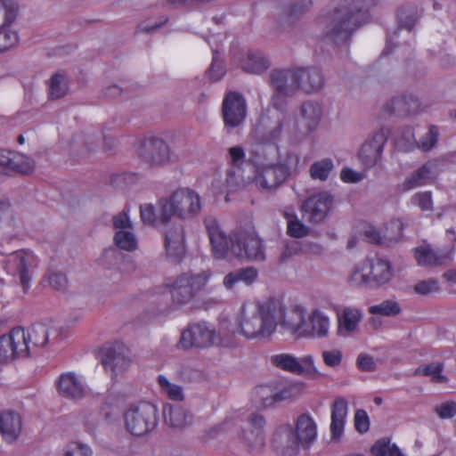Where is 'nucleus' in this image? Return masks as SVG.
<instances>
[{
	"instance_id": "obj_60",
	"label": "nucleus",
	"mask_w": 456,
	"mask_h": 456,
	"mask_svg": "<svg viewBox=\"0 0 456 456\" xmlns=\"http://www.w3.org/2000/svg\"><path fill=\"white\" fill-rule=\"evenodd\" d=\"M309 233V228L298 219L289 221L287 225V234L292 238H303Z\"/></svg>"
},
{
	"instance_id": "obj_10",
	"label": "nucleus",
	"mask_w": 456,
	"mask_h": 456,
	"mask_svg": "<svg viewBox=\"0 0 456 456\" xmlns=\"http://www.w3.org/2000/svg\"><path fill=\"white\" fill-rule=\"evenodd\" d=\"M291 444L288 445L287 451L289 456L296 455L299 445L309 447L315 440L317 436L316 424L314 419L306 414H302L297 418L295 433L289 432Z\"/></svg>"
},
{
	"instance_id": "obj_48",
	"label": "nucleus",
	"mask_w": 456,
	"mask_h": 456,
	"mask_svg": "<svg viewBox=\"0 0 456 456\" xmlns=\"http://www.w3.org/2000/svg\"><path fill=\"white\" fill-rule=\"evenodd\" d=\"M226 73V69L220 53L217 50H213L212 62L206 71V77L211 82L219 81Z\"/></svg>"
},
{
	"instance_id": "obj_21",
	"label": "nucleus",
	"mask_w": 456,
	"mask_h": 456,
	"mask_svg": "<svg viewBox=\"0 0 456 456\" xmlns=\"http://www.w3.org/2000/svg\"><path fill=\"white\" fill-rule=\"evenodd\" d=\"M99 354L104 368L116 375L125 370L130 363L125 346L119 343L103 346Z\"/></svg>"
},
{
	"instance_id": "obj_18",
	"label": "nucleus",
	"mask_w": 456,
	"mask_h": 456,
	"mask_svg": "<svg viewBox=\"0 0 456 456\" xmlns=\"http://www.w3.org/2000/svg\"><path fill=\"white\" fill-rule=\"evenodd\" d=\"M271 363L278 369L295 375H305L316 371L311 355L297 358L290 354L282 353L273 355Z\"/></svg>"
},
{
	"instance_id": "obj_5",
	"label": "nucleus",
	"mask_w": 456,
	"mask_h": 456,
	"mask_svg": "<svg viewBox=\"0 0 456 456\" xmlns=\"http://www.w3.org/2000/svg\"><path fill=\"white\" fill-rule=\"evenodd\" d=\"M266 312L272 313L275 328L280 324L284 330L301 337V331L305 320V308L303 306L295 305L288 310L281 300L270 298Z\"/></svg>"
},
{
	"instance_id": "obj_37",
	"label": "nucleus",
	"mask_w": 456,
	"mask_h": 456,
	"mask_svg": "<svg viewBox=\"0 0 456 456\" xmlns=\"http://www.w3.org/2000/svg\"><path fill=\"white\" fill-rule=\"evenodd\" d=\"M370 278L371 286H380L388 282L392 278L390 264L383 259H377L370 264Z\"/></svg>"
},
{
	"instance_id": "obj_3",
	"label": "nucleus",
	"mask_w": 456,
	"mask_h": 456,
	"mask_svg": "<svg viewBox=\"0 0 456 456\" xmlns=\"http://www.w3.org/2000/svg\"><path fill=\"white\" fill-rule=\"evenodd\" d=\"M123 418L126 431L135 436H142L152 432L159 419L157 406L149 402L131 404L124 411Z\"/></svg>"
},
{
	"instance_id": "obj_20",
	"label": "nucleus",
	"mask_w": 456,
	"mask_h": 456,
	"mask_svg": "<svg viewBox=\"0 0 456 456\" xmlns=\"http://www.w3.org/2000/svg\"><path fill=\"white\" fill-rule=\"evenodd\" d=\"M165 225L164 245L167 255L173 262H179L185 251L183 226L180 222Z\"/></svg>"
},
{
	"instance_id": "obj_57",
	"label": "nucleus",
	"mask_w": 456,
	"mask_h": 456,
	"mask_svg": "<svg viewBox=\"0 0 456 456\" xmlns=\"http://www.w3.org/2000/svg\"><path fill=\"white\" fill-rule=\"evenodd\" d=\"M18 43V34L10 26H2L0 28V52L4 51Z\"/></svg>"
},
{
	"instance_id": "obj_63",
	"label": "nucleus",
	"mask_w": 456,
	"mask_h": 456,
	"mask_svg": "<svg viewBox=\"0 0 456 456\" xmlns=\"http://www.w3.org/2000/svg\"><path fill=\"white\" fill-rule=\"evenodd\" d=\"M354 428L361 433H366L370 428V419L364 410H357L354 413Z\"/></svg>"
},
{
	"instance_id": "obj_19",
	"label": "nucleus",
	"mask_w": 456,
	"mask_h": 456,
	"mask_svg": "<svg viewBox=\"0 0 456 456\" xmlns=\"http://www.w3.org/2000/svg\"><path fill=\"white\" fill-rule=\"evenodd\" d=\"M311 5V0H297L281 6L275 20L276 29L279 32L291 30L303 14L309 10Z\"/></svg>"
},
{
	"instance_id": "obj_16",
	"label": "nucleus",
	"mask_w": 456,
	"mask_h": 456,
	"mask_svg": "<svg viewBox=\"0 0 456 456\" xmlns=\"http://www.w3.org/2000/svg\"><path fill=\"white\" fill-rule=\"evenodd\" d=\"M333 202V197L322 191L308 197L302 204L301 210L308 222L317 224L327 216Z\"/></svg>"
},
{
	"instance_id": "obj_41",
	"label": "nucleus",
	"mask_w": 456,
	"mask_h": 456,
	"mask_svg": "<svg viewBox=\"0 0 456 456\" xmlns=\"http://www.w3.org/2000/svg\"><path fill=\"white\" fill-rule=\"evenodd\" d=\"M397 148L404 152H410L418 149V142L415 138L413 127L403 126L399 129L395 138Z\"/></svg>"
},
{
	"instance_id": "obj_24",
	"label": "nucleus",
	"mask_w": 456,
	"mask_h": 456,
	"mask_svg": "<svg viewBox=\"0 0 456 456\" xmlns=\"http://www.w3.org/2000/svg\"><path fill=\"white\" fill-rule=\"evenodd\" d=\"M295 69H274L270 72V84L276 92L285 95H295L298 87L295 86L297 82Z\"/></svg>"
},
{
	"instance_id": "obj_32",
	"label": "nucleus",
	"mask_w": 456,
	"mask_h": 456,
	"mask_svg": "<svg viewBox=\"0 0 456 456\" xmlns=\"http://www.w3.org/2000/svg\"><path fill=\"white\" fill-rule=\"evenodd\" d=\"M435 167L436 164L431 161L423 164L404 179L400 185L401 191L405 192L427 184L428 181L433 178V168Z\"/></svg>"
},
{
	"instance_id": "obj_47",
	"label": "nucleus",
	"mask_w": 456,
	"mask_h": 456,
	"mask_svg": "<svg viewBox=\"0 0 456 456\" xmlns=\"http://www.w3.org/2000/svg\"><path fill=\"white\" fill-rule=\"evenodd\" d=\"M131 230H119L116 232L113 240L118 248L129 252L134 251L137 248V240Z\"/></svg>"
},
{
	"instance_id": "obj_56",
	"label": "nucleus",
	"mask_w": 456,
	"mask_h": 456,
	"mask_svg": "<svg viewBox=\"0 0 456 456\" xmlns=\"http://www.w3.org/2000/svg\"><path fill=\"white\" fill-rule=\"evenodd\" d=\"M412 205L418 206L422 211H433L432 193L429 191H419L411 198Z\"/></svg>"
},
{
	"instance_id": "obj_36",
	"label": "nucleus",
	"mask_w": 456,
	"mask_h": 456,
	"mask_svg": "<svg viewBox=\"0 0 456 456\" xmlns=\"http://www.w3.org/2000/svg\"><path fill=\"white\" fill-rule=\"evenodd\" d=\"M166 424L172 428H183L191 421L189 413L180 405H166L163 409Z\"/></svg>"
},
{
	"instance_id": "obj_30",
	"label": "nucleus",
	"mask_w": 456,
	"mask_h": 456,
	"mask_svg": "<svg viewBox=\"0 0 456 456\" xmlns=\"http://www.w3.org/2000/svg\"><path fill=\"white\" fill-rule=\"evenodd\" d=\"M21 431V418L14 411L0 412V434L4 439L12 442L18 438Z\"/></svg>"
},
{
	"instance_id": "obj_38",
	"label": "nucleus",
	"mask_w": 456,
	"mask_h": 456,
	"mask_svg": "<svg viewBox=\"0 0 456 456\" xmlns=\"http://www.w3.org/2000/svg\"><path fill=\"white\" fill-rule=\"evenodd\" d=\"M238 437L245 450L250 453L258 452L265 446V436L261 432L242 429Z\"/></svg>"
},
{
	"instance_id": "obj_26",
	"label": "nucleus",
	"mask_w": 456,
	"mask_h": 456,
	"mask_svg": "<svg viewBox=\"0 0 456 456\" xmlns=\"http://www.w3.org/2000/svg\"><path fill=\"white\" fill-rule=\"evenodd\" d=\"M330 329L329 318L320 310L312 311L308 318L305 320L301 337L305 338H324L328 335Z\"/></svg>"
},
{
	"instance_id": "obj_15",
	"label": "nucleus",
	"mask_w": 456,
	"mask_h": 456,
	"mask_svg": "<svg viewBox=\"0 0 456 456\" xmlns=\"http://www.w3.org/2000/svg\"><path fill=\"white\" fill-rule=\"evenodd\" d=\"M388 133L384 128L375 131L362 145L358 157L366 168L378 164L381 159Z\"/></svg>"
},
{
	"instance_id": "obj_55",
	"label": "nucleus",
	"mask_w": 456,
	"mask_h": 456,
	"mask_svg": "<svg viewBox=\"0 0 456 456\" xmlns=\"http://www.w3.org/2000/svg\"><path fill=\"white\" fill-rule=\"evenodd\" d=\"M255 399L263 407H270L275 403L274 387L269 385H261L255 388Z\"/></svg>"
},
{
	"instance_id": "obj_12",
	"label": "nucleus",
	"mask_w": 456,
	"mask_h": 456,
	"mask_svg": "<svg viewBox=\"0 0 456 456\" xmlns=\"http://www.w3.org/2000/svg\"><path fill=\"white\" fill-rule=\"evenodd\" d=\"M290 175V169L286 164L268 165L257 169L255 167L254 182L265 191H272L281 186Z\"/></svg>"
},
{
	"instance_id": "obj_50",
	"label": "nucleus",
	"mask_w": 456,
	"mask_h": 456,
	"mask_svg": "<svg viewBox=\"0 0 456 456\" xmlns=\"http://www.w3.org/2000/svg\"><path fill=\"white\" fill-rule=\"evenodd\" d=\"M440 136L439 128L436 125H430L428 132L419 138L418 149L423 152H428L433 150L438 142Z\"/></svg>"
},
{
	"instance_id": "obj_14",
	"label": "nucleus",
	"mask_w": 456,
	"mask_h": 456,
	"mask_svg": "<svg viewBox=\"0 0 456 456\" xmlns=\"http://www.w3.org/2000/svg\"><path fill=\"white\" fill-rule=\"evenodd\" d=\"M139 155L150 167L164 166L170 160V148L164 140L152 136L142 143Z\"/></svg>"
},
{
	"instance_id": "obj_34",
	"label": "nucleus",
	"mask_w": 456,
	"mask_h": 456,
	"mask_svg": "<svg viewBox=\"0 0 456 456\" xmlns=\"http://www.w3.org/2000/svg\"><path fill=\"white\" fill-rule=\"evenodd\" d=\"M255 169L229 168L226 173V185L231 191L244 189L254 182Z\"/></svg>"
},
{
	"instance_id": "obj_35",
	"label": "nucleus",
	"mask_w": 456,
	"mask_h": 456,
	"mask_svg": "<svg viewBox=\"0 0 456 456\" xmlns=\"http://www.w3.org/2000/svg\"><path fill=\"white\" fill-rule=\"evenodd\" d=\"M258 277V271L253 266L236 269L227 273L224 278V286L232 289L236 284L241 282L246 286L252 285Z\"/></svg>"
},
{
	"instance_id": "obj_53",
	"label": "nucleus",
	"mask_w": 456,
	"mask_h": 456,
	"mask_svg": "<svg viewBox=\"0 0 456 456\" xmlns=\"http://www.w3.org/2000/svg\"><path fill=\"white\" fill-rule=\"evenodd\" d=\"M140 216L143 224L156 226L158 224H167L168 222H163L160 218V210L156 213V208L152 204H142L140 206Z\"/></svg>"
},
{
	"instance_id": "obj_61",
	"label": "nucleus",
	"mask_w": 456,
	"mask_h": 456,
	"mask_svg": "<svg viewBox=\"0 0 456 456\" xmlns=\"http://www.w3.org/2000/svg\"><path fill=\"white\" fill-rule=\"evenodd\" d=\"M356 367L361 371L372 372L377 370V363L373 356L362 353L357 356Z\"/></svg>"
},
{
	"instance_id": "obj_6",
	"label": "nucleus",
	"mask_w": 456,
	"mask_h": 456,
	"mask_svg": "<svg viewBox=\"0 0 456 456\" xmlns=\"http://www.w3.org/2000/svg\"><path fill=\"white\" fill-rule=\"evenodd\" d=\"M208 278L205 273H186L179 275L170 286L173 303L177 306L190 303L196 293L206 285Z\"/></svg>"
},
{
	"instance_id": "obj_39",
	"label": "nucleus",
	"mask_w": 456,
	"mask_h": 456,
	"mask_svg": "<svg viewBox=\"0 0 456 456\" xmlns=\"http://www.w3.org/2000/svg\"><path fill=\"white\" fill-rule=\"evenodd\" d=\"M30 258L31 256L26 254L24 251L16 252L13 256L15 267L24 293H26L29 289L30 276L28 273V265Z\"/></svg>"
},
{
	"instance_id": "obj_9",
	"label": "nucleus",
	"mask_w": 456,
	"mask_h": 456,
	"mask_svg": "<svg viewBox=\"0 0 456 456\" xmlns=\"http://www.w3.org/2000/svg\"><path fill=\"white\" fill-rule=\"evenodd\" d=\"M231 252L240 259L263 261L265 258L261 240L248 233L234 234Z\"/></svg>"
},
{
	"instance_id": "obj_45",
	"label": "nucleus",
	"mask_w": 456,
	"mask_h": 456,
	"mask_svg": "<svg viewBox=\"0 0 456 456\" xmlns=\"http://www.w3.org/2000/svg\"><path fill=\"white\" fill-rule=\"evenodd\" d=\"M401 312L402 307L400 304L392 299L384 300L380 304L369 307V313L373 315L393 317L400 314Z\"/></svg>"
},
{
	"instance_id": "obj_22",
	"label": "nucleus",
	"mask_w": 456,
	"mask_h": 456,
	"mask_svg": "<svg viewBox=\"0 0 456 456\" xmlns=\"http://www.w3.org/2000/svg\"><path fill=\"white\" fill-rule=\"evenodd\" d=\"M295 79L297 81L295 86L298 87V92L307 94L318 93L324 86L322 71L315 66L296 68Z\"/></svg>"
},
{
	"instance_id": "obj_31",
	"label": "nucleus",
	"mask_w": 456,
	"mask_h": 456,
	"mask_svg": "<svg viewBox=\"0 0 456 456\" xmlns=\"http://www.w3.org/2000/svg\"><path fill=\"white\" fill-rule=\"evenodd\" d=\"M347 409V402L343 397L337 398L331 405L330 433L332 440H338L343 435Z\"/></svg>"
},
{
	"instance_id": "obj_28",
	"label": "nucleus",
	"mask_w": 456,
	"mask_h": 456,
	"mask_svg": "<svg viewBox=\"0 0 456 456\" xmlns=\"http://www.w3.org/2000/svg\"><path fill=\"white\" fill-rule=\"evenodd\" d=\"M58 393L68 399L77 400L84 396L85 387L73 372L61 374L57 383Z\"/></svg>"
},
{
	"instance_id": "obj_23",
	"label": "nucleus",
	"mask_w": 456,
	"mask_h": 456,
	"mask_svg": "<svg viewBox=\"0 0 456 456\" xmlns=\"http://www.w3.org/2000/svg\"><path fill=\"white\" fill-rule=\"evenodd\" d=\"M419 100L411 94L394 97L384 106L386 112L400 118L416 115L419 112Z\"/></svg>"
},
{
	"instance_id": "obj_13",
	"label": "nucleus",
	"mask_w": 456,
	"mask_h": 456,
	"mask_svg": "<svg viewBox=\"0 0 456 456\" xmlns=\"http://www.w3.org/2000/svg\"><path fill=\"white\" fill-rule=\"evenodd\" d=\"M61 329H52L46 324L38 322L33 324L27 330L23 329V344L28 347V356L34 354V350L45 347L51 341L59 340Z\"/></svg>"
},
{
	"instance_id": "obj_46",
	"label": "nucleus",
	"mask_w": 456,
	"mask_h": 456,
	"mask_svg": "<svg viewBox=\"0 0 456 456\" xmlns=\"http://www.w3.org/2000/svg\"><path fill=\"white\" fill-rule=\"evenodd\" d=\"M334 168L331 159L326 158L314 162L309 168L310 175L314 180L326 181Z\"/></svg>"
},
{
	"instance_id": "obj_62",
	"label": "nucleus",
	"mask_w": 456,
	"mask_h": 456,
	"mask_svg": "<svg viewBox=\"0 0 456 456\" xmlns=\"http://www.w3.org/2000/svg\"><path fill=\"white\" fill-rule=\"evenodd\" d=\"M322 357L327 366L336 368L340 365L343 354L339 349L324 350L322 352Z\"/></svg>"
},
{
	"instance_id": "obj_49",
	"label": "nucleus",
	"mask_w": 456,
	"mask_h": 456,
	"mask_svg": "<svg viewBox=\"0 0 456 456\" xmlns=\"http://www.w3.org/2000/svg\"><path fill=\"white\" fill-rule=\"evenodd\" d=\"M228 151L230 156L229 168L255 169V165L245 159V152L242 147H231Z\"/></svg>"
},
{
	"instance_id": "obj_29",
	"label": "nucleus",
	"mask_w": 456,
	"mask_h": 456,
	"mask_svg": "<svg viewBox=\"0 0 456 456\" xmlns=\"http://www.w3.org/2000/svg\"><path fill=\"white\" fill-rule=\"evenodd\" d=\"M240 65L243 71L259 75L270 68L271 61L262 51L249 49L240 59Z\"/></svg>"
},
{
	"instance_id": "obj_42",
	"label": "nucleus",
	"mask_w": 456,
	"mask_h": 456,
	"mask_svg": "<svg viewBox=\"0 0 456 456\" xmlns=\"http://www.w3.org/2000/svg\"><path fill=\"white\" fill-rule=\"evenodd\" d=\"M444 369V365L443 362H432L419 366L414 370V375L431 377V380L436 383H446L448 381V378L442 374Z\"/></svg>"
},
{
	"instance_id": "obj_43",
	"label": "nucleus",
	"mask_w": 456,
	"mask_h": 456,
	"mask_svg": "<svg viewBox=\"0 0 456 456\" xmlns=\"http://www.w3.org/2000/svg\"><path fill=\"white\" fill-rule=\"evenodd\" d=\"M6 168L17 174L28 175L34 169V161L25 155L12 152Z\"/></svg>"
},
{
	"instance_id": "obj_40",
	"label": "nucleus",
	"mask_w": 456,
	"mask_h": 456,
	"mask_svg": "<svg viewBox=\"0 0 456 456\" xmlns=\"http://www.w3.org/2000/svg\"><path fill=\"white\" fill-rule=\"evenodd\" d=\"M362 319V314L354 308H345L341 316L338 317V332L343 330L349 333L356 330Z\"/></svg>"
},
{
	"instance_id": "obj_27",
	"label": "nucleus",
	"mask_w": 456,
	"mask_h": 456,
	"mask_svg": "<svg viewBox=\"0 0 456 456\" xmlns=\"http://www.w3.org/2000/svg\"><path fill=\"white\" fill-rule=\"evenodd\" d=\"M415 258L421 266H438L452 261V249H433L429 247L415 248Z\"/></svg>"
},
{
	"instance_id": "obj_64",
	"label": "nucleus",
	"mask_w": 456,
	"mask_h": 456,
	"mask_svg": "<svg viewBox=\"0 0 456 456\" xmlns=\"http://www.w3.org/2000/svg\"><path fill=\"white\" fill-rule=\"evenodd\" d=\"M439 290L438 282L436 280H427L418 282L414 286V291L419 295H428Z\"/></svg>"
},
{
	"instance_id": "obj_7",
	"label": "nucleus",
	"mask_w": 456,
	"mask_h": 456,
	"mask_svg": "<svg viewBox=\"0 0 456 456\" xmlns=\"http://www.w3.org/2000/svg\"><path fill=\"white\" fill-rule=\"evenodd\" d=\"M216 330L206 322H194L183 330L179 345L183 349L207 348L213 346Z\"/></svg>"
},
{
	"instance_id": "obj_1",
	"label": "nucleus",
	"mask_w": 456,
	"mask_h": 456,
	"mask_svg": "<svg viewBox=\"0 0 456 456\" xmlns=\"http://www.w3.org/2000/svg\"><path fill=\"white\" fill-rule=\"evenodd\" d=\"M375 0H335L317 19L321 37L337 47H348L354 33L370 18Z\"/></svg>"
},
{
	"instance_id": "obj_52",
	"label": "nucleus",
	"mask_w": 456,
	"mask_h": 456,
	"mask_svg": "<svg viewBox=\"0 0 456 456\" xmlns=\"http://www.w3.org/2000/svg\"><path fill=\"white\" fill-rule=\"evenodd\" d=\"M65 76L55 73L52 76L49 85V94L52 99H60L67 94L68 86Z\"/></svg>"
},
{
	"instance_id": "obj_54",
	"label": "nucleus",
	"mask_w": 456,
	"mask_h": 456,
	"mask_svg": "<svg viewBox=\"0 0 456 456\" xmlns=\"http://www.w3.org/2000/svg\"><path fill=\"white\" fill-rule=\"evenodd\" d=\"M158 383L162 391L167 394L169 399L174 401L183 400V388L180 386L170 383L168 379L163 375H159L158 377Z\"/></svg>"
},
{
	"instance_id": "obj_8",
	"label": "nucleus",
	"mask_w": 456,
	"mask_h": 456,
	"mask_svg": "<svg viewBox=\"0 0 456 456\" xmlns=\"http://www.w3.org/2000/svg\"><path fill=\"white\" fill-rule=\"evenodd\" d=\"M23 338L21 327H15L9 333L0 336V366L17 358L28 357V347L23 344Z\"/></svg>"
},
{
	"instance_id": "obj_51",
	"label": "nucleus",
	"mask_w": 456,
	"mask_h": 456,
	"mask_svg": "<svg viewBox=\"0 0 456 456\" xmlns=\"http://www.w3.org/2000/svg\"><path fill=\"white\" fill-rule=\"evenodd\" d=\"M303 389L299 383L283 385L281 388L274 387L275 403L297 397Z\"/></svg>"
},
{
	"instance_id": "obj_11",
	"label": "nucleus",
	"mask_w": 456,
	"mask_h": 456,
	"mask_svg": "<svg viewBox=\"0 0 456 456\" xmlns=\"http://www.w3.org/2000/svg\"><path fill=\"white\" fill-rule=\"evenodd\" d=\"M247 115L246 100L240 93L229 92L222 103V117L226 127L234 128L245 120Z\"/></svg>"
},
{
	"instance_id": "obj_4",
	"label": "nucleus",
	"mask_w": 456,
	"mask_h": 456,
	"mask_svg": "<svg viewBox=\"0 0 456 456\" xmlns=\"http://www.w3.org/2000/svg\"><path fill=\"white\" fill-rule=\"evenodd\" d=\"M269 300L256 305V310L251 315L243 312L240 322V332L248 339L267 338L275 331V322L273 320L272 313L266 312ZM244 311V308H242Z\"/></svg>"
},
{
	"instance_id": "obj_58",
	"label": "nucleus",
	"mask_w": 456,
	"mask_h": 456,
	"mask_svg": "<svg viewBox=\"0 0 456 456\" xmlns=\"http://www.w3.org/2000/svg\"><path fill=\"white\" fill-rule=\"evenodd\" d=\"M348 281L350 282L351 286L354 287H361L362 285L371 286V281L369 273H364L363 269L359 266L355 267L352 271L348 278Z\"/></svg>"
},
{
	"instance_id": "obj_59",
	"label": "nucleus",
	"mask_w": 456,
	"mask_h": 456,
	"mask_svg": "<svg viewBox=\"0 0 456 456\" xmlns=\"http://www.w3.org/2000/svg\"><path fill=\"white\" fill-rule=\"evenodd\" d=\"M92 452L90 448L84 444L78 442L69 443L64 451V456H91ZM61 456V455H55Z\"/></svg>"
},
{
	"instance_id": "obj_44",
	"label": "nucleus",
	"mask_w": 456,
	"mask_h": 456,
	"mask_svg": "<svg viewBox=\"0 0 456 456\" xmlns=\"http://www.w3.org/2000/svg\"><path fill=\"white\" fill-rule=\"evenodd\" d=\"M374 456H403L401 450L395 444H391L388 437H382L377 440L370 448Z\"/></svg>"
},
{
	"instance_id": "obj_33",
	"label": "nucleus",
	"mask_w": 456,
	"mask_h": 456,
	"mask_svg": "<svg viewBox=\"0 0 456 456\" xmlns=\"http://www.w3.org/2000/svg\"><path fill=\"white\" fill-rule=\"evenodd\" d=\"M322 114V106L317 102L305 101L302 103L300 108L301 123L307 134L314 132L317 128Z\"/></svg>"
},
{
	"instance_id": "obj_25",
	"label": "nucleus",
	"mask_w": 456,
	"mask_h": 456,
	"mask_svg": "<svg viewBox=\"0 0 456 456\" xmlns=\"http://www.w3.org/2000/svg\"><path fill=\"white\" fill-rule=\"evenodd\" d=\"M419 19L418 12L415 7H405L402 6L397 11V28L393 32L392 35L387 36V45L383 51V54H389L391 53L390 45L394 44L397 37L398 32L404 28L411 33Z\"/></svg>"
},
{
	"instance_id": "obj_17",
	"label": "nucleus",
	"mask_w": 456,
	"mask_h": 456,
	"mask_svg": "<svg viewBox=\"0 0 456 456\" xmlns=\"http://www.w3.org/2000/svg\"><path fill=\"white\" fill-rule=\"evenodd\" d=\"M204 224L208 234L214 257L216 259L225 258L231 251L232 240L234 238V234L227 237L214 216L205 217Z\"/></svg>"
},
{
	"instance_id": "obj_2",
	"label": "nucleus",
	"mask_w": 456,
	"mask_h": 456,
	"mask_svg": "<svg viewBox=\"0 0 456 456\" xmlns=\"http://www.w3.org/2000/svg\"><path fill=\"white\" fill-rule=\"evenodd\" d=\"M158 205L163 222H170L172 216H177L182 220L191 219L201 209L200 195L190 188L175 190L170 196L161 198Z\"/></svg>"
}]
</instances>
